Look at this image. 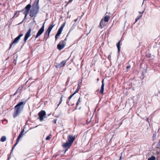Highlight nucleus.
<instances>
[{
    "mask_svg": "<svg viewBox=\"0 0 160 160\" xmlns=\"http://www.w3.org/2000/svg\"><path fill=\"white\" fill-rule=\"evenodd\" d=\"M6 138L5 136H2L1 138V141L2 142H4L6 140Z\"/></svg>",
    "mask_w": 160,
    "mask_h": 160,
    "instance_id": "obj_20",
    "label": "nucleus"
},
{
    "mask_svg": "<svg viewBox=\"0 0 160 160\" xmlns=\"http://www.w3.org/2000/svg\"><path fill=\"white\" fill-rule=\"evenodd\" d=\"M14 148H15V147H13V148H12V150H11V151H12V150H13V149Z\"/></svg>",
    "mask_w": 160,
    "mask_h": 160,
    "instance_id": "obj_42",
    "label": "nucleus"
},
{
    "mask_svg": "<svg viewBox=\"0 0 160 160\" xmlns=\"http://www.w3.org/2000/svg\"><path fill=\"white\" fill-rule=\"evenodd\" d=\"M66 45V42L63 40L61 41L57 46V48L59 50L62 49Z\"/></svg>",
    "mask_w": 160,
    "mask_h": 160,
    "instance_id": "obj_5",
    "label": "nucleus"
},
{
    "mask_svg": "<svg viewBox=\"0 0 160 160\" xmlns=\"http://www.w3.org/2000/svg\"><path fill=\"white\" fill-rule=\"evenodd\" d=\"M38 2L39 0H35L33 4L32 9H31V17H35L38 13L39 9Z\"/></svg>",
    "mask_w": 160,
    "mask_h": 160,
    "instance_id": "obj_1",
    "label": "nucleus"
},
{
    "mask_svg": "<svg viewBox=\"0 0 160 160\" xmlns=\"http://www.w3.org/2000/svg\"><path fill=\"white\" fill-rule=\"evenodd\" d=\"M110 17L107 15L106 16H105L103 19V20L104 21V22H108V21H109V20L110 19Z\"/></svg>",
    "mask_w": 160,
    "mask_h": 160,
    "instance_id": "obj_17",
    "label": "nucleus"
},
{
    "mask_svg": "<svg viewBox=\"0 0 160 160\" xmlns=\"http://www.w3.org/2000/svg\"><path fill=\"white\" fill-rule=\"evenodd\" d=\"M72 145V144L67 141L66 142L63 143L62 146L64 148L66 149L65 151H66L70 148Z\"/></svg>",
    "mask_w": 160,
    "mask_h": 160,
    "instance_id": "obj_9",
    "label": "nucleus"
},
{
    "mask_svg": "<svg viewBox=\"0 0 160 160\" xmlns=\"http://www.w3.org/2000/svg\"><path fill=\"white\" fill-rule=\"evenodd\" d=\"M79 89V86H78V87H77V89L73 93L74 95L76 93H77Z\"/></svg>",
    "mask_w": 160,
    "mask_h": 160,
    "instance_id": "obj_23",
    "label": "nucleus"
},
{
    "mask_svg": "<svg viewBox=\"0 0 160 160\" xmlns=\"http://www.w3.org/2000/svg\"><path fill=\"white\" fill-rule=\"evenodd\" d=\"M59 36L57 35V34H56V35H55V40H56L58 39V38Z\"/></svg>",
    "mask_w": 160,
    "mask_h": 160,
    "instance_id": "obj_33",
    "label": "nucleus"
},
{
    "mask_svg": "<svg viewBox=\"0 0 160 160\" xmlns=\"http://www.w3.org/2000/svg\"><path fill=\"white\" fill-rule=\"evenodd\" d=\"M52 136L51 134H49V135L47 136L46 138V140H49L51 138Z\"/></svg>",
    "mask_w": 160,
    "mask_h": 160,
    "instance_id": "obj_22",
    "label": "nucleus"
},
{
    "mask_svg": "<svg viewBox=\"0 0 160 160\" xmlns=\"http://www.w3.org/2000/svg\"><path fill=\"white\" fill-rule=\"evenodd\" d=\"M91 122V119L89 120L88 119L86 123L87 124H88Z\"/></svg>",
    "mask_w": 160,
    "mask_h": 160,
    "instance_id": "obj_28",
    "label": "nucleus"
},
{
    "mask_svg": "<svg viewBox=\"0 0 160 160\" xmlns=\"http://www.w3.org/2000/svg\"><path fill=\"white\" fill-rule=\"evenodd\" d=\"M111 55H112V53H110V54L108 55V58L109 60V61H111Z\"/></svg>",
    "mask_w": 160,
    "mask_h": 160,
    "instance_id": "obj_26",
    "label": "nucleus"
},
{
    "mask_svg": "<svg viewBox=\"0 0 160 160\" xmlns=\"http://www.w3.org/2000/svg\"><path fill=\"white\" fill-rule=\"evenodd\" d=\"M66 23V22H64L63 24H62L61 25V27H62L63 28L65 25Z\"/></svg>",
    "mask_w": 160,
    "mask_h": 160,
    "instance_id": "obj_29",
    "label": "nucleus"
},
{
    "mask_svg": "<svg viewBox=\"0 0 160 160\" xmlns=\"http://www.w3.org/2000/svg\"><path fill=\"white\" fill-rule=\"evenodd\" d=\"M67 41L66 38L64 39V40L63 41H64V42H65V41Z\"/></svg>",
    "mask_w": 160,
    "mask_h": 160,
    "instance_id": "obj_40",
    "label": "nucleus"
},
{
    "mask_svg": "<svg viewBox=\"0 0 160 160\" xmlns=\"http://www.w3.org/2000/svg\"><path fill=\"white\" fill-rule=\"evenodd\" d=\"M44 23L45 22L43 23L41 28L39 30L38 32L36 35L35 36V38H37L39 36H40L43 33V32L44 31Z\"/></svg>",
    "mask_w": 160,
    "mask_h": 160,
    "instance_id": "obj_8",
    "label": "nucleus"
},
{
    "mask_svg": "<svg viewBox=\"0 0 160 160\" xmlns=\"http://www.w3.org/2000/svg\"><path fill=\"white\" fill-rule=\"evenodd\" d=\"M17 14V12H16L15 13L14 16L13 17V18H13L15 17V16Z\"/></svg>",
    "mask_w": 160,
    "mask_h": 160,
    "instance_id": "obj_39",
    "label": "nucleus"
},
{
    "mask_svg": "<svg viewBox=\"0 0 160 160\" xmlns=\"http://www.w3.org/2000/svg\"><path fill=\"white\" fill-rule=\"evenodd\" d=\"M30 36V29H29L28 32L26 33L25 36L24 41L25 42L27 40L29 37Z\"/></svg>",
    "mask_w": 160,
    "mask_h": 160,
    "instance_id": "obj_13",
    "label": "nucleus"
},
{
    "mask_svg": "<svg viewBox=\"0 0 160 160\" xmlns=\"http://www.w3.org/2000/svg\"><path fill=\"white\" fill-rule=\"evenodd\" d=\"M67 61V60H65L63 61H62L60 63L58 64V65H56L55 67L57 68H60L66 65Z\"/></svg>",
    "mask_w": 160,
    "mask_h": 160,
    "instance_id": "obj_10",
    "label": "nucleus"
},
{
    "mask_svg": "<svg viewBox=\"0 0 160 160\" xmlns=\"http://www.w3.org/2000/svg\"><path fill=\"white\" fill-rule=\"evenodd\" d=\"M27 126V125H26L25 126V127L21 131V132L20 133V134H19V136H18V138H17V139H18V141H19L20 140V139L22 137V136H23V132H24V129L25 128V127H26Z\"/></svg>",
    "mask_w": 160,
    "mask_h": 160,
    "instance_id": "obj_15",
    "label": "nucleus"
},
{
    "mask_svg": "<svg viewBox=\"0 0 160 160\" xmlns=\"http://www.w3.org/2000/svg\"><path fill=\"white\" fill-rule=\"evenodd\" d=\"M156 159L155 157L154 156H152L150 158H148V160H155Z\"/></svg>",
    "mask_w": 160,
    "mask_h": 160,
    "instance_id": "obj_21",
    "label": "nucleus"
},
{
    "mask_svg": "<svg viewBox=\"0 0 160 160\" xmlns=\"http://www.w3.org/2000/svg\"><path fill=\"white\" fill-rule=\"evenodd\" d=\"M20 88H18V90Z\"/></svg>",
    "mask_w": 160,
    "mask_h": 160,
    "instance_id": "obj_44",
    "label": "nucleus"
},
{
    "mask_svg": "<svg viewBox=\"0 0 160 160\" xmlns=\"http://www.w3.org/2000/svg\"><path fill=\"white\" fill-rule=\"evenodd\" d=\"M74 95V94H72L71 95H70L69 97L68 98V99L67 100V104H68V105L70 106V105H71V106H73V105H74V104H71L70 105V104L69 103V101L70 100V99H71V98Z\"/></svg>",
    "mask_w": 160,
    "mask_h": 160,
    "instance_id": "obj_16",
    "label": "nucleus"
},
{
    "mask_svg": "<svg viewBox=\"0 0 160 160\" xmlns=\"http://www.w3.org/2000/svg\"><path fill=\"white\" fill-rule=\"evenodd\" d=\"M141 16H142V15L139 16H138L135 18V22H136L141 17Z\"/></svg>",
    "mask_w": 160,
    "mask_h": 160,
    "instance_id": "obj_25",
    "label": "nucleus"
},
{
    "mask_svg": "<svg viewBox=\"0 0 160 160\" xmlns=\"http://www.w3.org/2000/svg\"><path fill=\"white\" fill-rule=\"evenodd\" d=\"M156 133H154L153 134L152 137H153V139L155 138V137H156Z\"/></svg>",
    "mask_w": 160,
    "mask_h": 160,
    "instance_id": "obj_31",
    "label": "nucleus"
},
{
    "mask_svg": "<svg viewBox=\"0 0 160 160\" xmlns=\"http://www.w3.org/2000/svg\"><path fill=\"white\" fill-rule=\"evenodd\" d=\"M23 34H21L20 35H19L18 36L17 38H16L13 41L12 43L10 46V47L9 48H10L12 46L14 45L15 44L17 43L19 40L20 38L23 36Z\"/></svg>",
    "mask_w": 160,
    "mask_h": 160,
    "instance_id": "obj_7",
    "label": "nucleus"
},
{
    "mask_svg": "<svg viewBox=\"0 0 160 160\" xmlns=\"http://www.w3.org/2000/svg\"><path fill=\"white\" fill-rule=\"evenodd\" d=\"M130 68V66H127V69H128V68Z\"/></svg>",
    "mask_w": 160,
    "mask_h": 160,
    "instance_id": "obj_38",
    "label": "nucleus"
},
{
    "mask_svg": "<svg viewBox=\"0 0 160 160\" xmlns=\"http://www.w3.org/2000/svg\"><path fill=\"white\" fill-rule=\"evenodd\" d=\"M106 22H104V21L103 20V19H102L99 25L98 26V27L99 28H100L101 29L104 28L106 26L107 24Z\"/></svg>",
    "mask_w": 160,
    "mask_h": 160,
    "instance_id": "obj_12",
    "label": "nucleus"
},
{
    "mask_svg": "<svg viewBox=\"0 0 160 160\" xmlns=\"http://www.w3.org/2000/svg\"><path fill=\"white\" fill-rule=\"evenodd\" d=\"M121 40L119 41L117 44V46L118 49V52L119 53L120 50Z\"/></svg>",
    "mask_w": 160,
    "mask_h": 160,
    "instance_id": "obj_18",
    "label": "nucleus"
},
{
    "mask_svg": "<svg viewBox=\"0 0 160 160\" xmlns=\"http://www.w3.org/2000/svg\"><path fill=\"white\" fill-rule=\"evenodd\" d=\"M30 9V4H29L25 7V10H23L22 11V12L23 13V14H25V18H26L27 15H28V12H29Z\"/></svg>",
    "mask_w": 160,
    "mask_h": 160,
    "instance_id": "obj_6",
    "label": "nucleus"
},
{
    "mask_svg": "<svg viewBox=\"0 0 160 160\" xmlns=\"http://www.w3.org/2000/svg\"><path fill=\"white\" fill-rule=\"evenodd\" d=\"M57 119H54V120H53L52 121V122L54 123V124H56V122H57Z\"/></svg>",
    "mask_w": 160,
    "mask_h": 160,
    "instance_id": "obj_30",
    "label": "nucleus"
},
{
    "mask_svg": "<svg viewBox=\"0 0 160 160\" xmlns=\"http://www.w3.org/2000/svg\"><path fill=\"white\" fill-rule=\"evenodd\" d=\"M158 146L159 147H160V140H159V142H158Z\"/></svg>",
    "mask_w": 160,
    "mask_h": 160,
    "instance_id": "obj_35",
    "label": "nucleus"
},
{
    "mask_svg": "<svg viewBox=\"0 0 160 160\" xmlns=\"http://www.w3.org/2000/svg\"><path fill=\"white\" fill-rule=\"evenodd\" d=\"M80 98H79L78 101L77 102L76 104V106L75 108V109H77V107L78 106L79 104L80 103L81 101L80 100Z\"/></svg>",
    "mask_w": 160,
    "mask_h": 160,
    "instance_id": "obj_19",
    "label": "nucleus"
},
{
    "mask_svg": "<svg viewBox=\"0 0 160 160\" xmlns=\"http://www.w3.org/2000/svg\"><path fill=\"white\" fill-rule=\"evenodd\" d=\"M63 97V95H62L61 97L60 98V102H59V103L58 105V106L59 105V104L61 103V102L62 101V98Z\"/></svg>",
    "mask_w": 160,
    "mask_h": 160,
    "instance_id": "obj_27",
    "label": "nucleus"
},
{
    "mask_svg": "<svg viewBox=\"0 0 160 160\" xmlns=\"http://www.w3.org/2000/svg\"><path fill=\"white\" fill-rule=\"evenodd\" d=\"M82 16H81V17H80V18L79 19V21H80V20L81 19V18H82Z\"/></svg>",
    "mask_w": 160,
    "mask_h": 160,
    "instance_id": "obj_43",
    "label": "nucleus"
},
{
    "mask_svg": "<svg viewBox=\"0 0 160 160\" xmlns=\"http://www.w3.org/2000/svg\"><path fill=\"white\" fill-rule=\"evenodd\" d=\"M38 118L40 121H42L44 118L46 117V113L44 110H41L38 113Z\"/></svg>",
    "mask_w": 160,
    "mask_h": 160,
    "instance_id": "obj_4",
    "label": "nucleus"
},
{
    "mask_svg": "<svg viewBox=\"0 0 160 160\" xmlns=\"http://www.w3.org/2000/svg\"><path fill=\"white\" fill-rule=\"evenodd\" d=\"M25 104V102L24 101L21 102L15 106V110L13 114L14 118L16 117L19 114Z\"/></svg>",
    "mask_w": 160,
    "mask_h": 160,
    "instance_id": "obj_2",
    "label": "nucleus"
},
{
    "mask_svg": "<svg viewBox=\"0 0 160 160\" xmlns=\"http://www.w3.org/2000/svg\"><path fill=\"white\" fill-rule=\"evenodd\" d=\"M99 78H97V81H99Z\"/></svg>",
    "mask_w": 160,
    "mask_h": 160,
    "instance_id": "obj_41",
    "label": "nucleus"
},
{
    "mask_svg": "<svg viewBox=\"0 0 160 160\" xmlns=\"http://www.w3.org/2000/svg\"><path fill=\"white\" fill-rule=\"evenodd\" d=\"M18 15H17L16 17H17V16H18Z\"/></svg>",
    "mask_w": 160,
    "mask_h": 160,
    "instance_id": "obj_45",
    "label": "nucleus"
},
{
    "mask_svg": "<svg viewBox=\"0 0 160 160\" xmlns=\"http://www.w3.org/2000/svg\"><path fill=\"white\" fill-rule=\"evenodd\" d=\"M55 25V24H53L50 25L48 29L45 31L44 33V39H45V41H46L49 38L50 32Z\"/></svg>",
    "mask_w": 160,
    "mask_h": 160,
    "instance_id": "obj_3",
    "label": "nucleus"
},
{
    "mask_svg": "<svg viewBox=\"0 0 160 160\" xmlns=\"http://www.w3.org/2000/svg\"><path fill=\"white\" fill-rule=\"evenodd\" d=\"M104 79H103L102 81V85H101V87L100 90V93L102 95L103 94L104 89Z\"/></svg>",
    "mask_w": 160,
    "mask_h": 160,
    "instance_id": "obj_14",
    "label": "nucleus"
},
{
    "mask_svg": "<svg viewBox=\"0 0 160 160\" xmlns=\"http://www.w3.org/2000/svg\"><path fill=\"white\" fill-rule=\"evenodd\" d=\"M78 18H77V19H75V20H74V22H77V21H78Z\"/></svg>",
    "mask_w": 160,
    "mask_h": 160,
    "instance_id": "obj_37",
    "label": "nucleus"
},
{
    "mask_svg": "<svg viewBox=\"0 0 160 160\" xmlns=\"http://www.w3.org/2000/svg\"><path fill=\"white\" fill-rule=\"evenodd\" d=\"M19 141H18V139H17V141H16V143H15V145H14V147H15V146L17 144L18 142H19Z\"/></svg>",
    "mask_w": 160,
    "mask_h": 160,
    "instance_id": "obj_32",
    "label": "nucleus"
},
{
    "mask_svg": "<svg viewBox=\"0 0 160 160\" xmlns=\"http://www.w3.org/2000/svg\"><path fill=\"white\" fill-rule=\"evenodd\" d=\"M72 0H69L68 2V3L71 2L72 1Z\"/></svg>",
    "mask_w": 160,
    "mask_h": 160,
    "instance_id": "obj_36",
    "label": "nucleus"
},
{
    "mask_svg": "<svg viewBox=\"0 0 160 160\" xmlns=\"http://www.w3.org/2000/svg\"><path fill=\"white\" fill-rule=\"evenodd\" d=\"M67 139L68 142L72 144L75 140V138L72 135H69L68 136Z\"/></svg>",
    "mask_w": 160,
    "mask_h": 160,
    "instance_id": "obj_11",
    "label": "nucleus"
},
{
    "mask_svg": "<svg viewBox=\"0 0 160 160\" xmlns=\"http://www.w3.org/2000/svg\"><path fill=\"white\" fill-rule=\"evenodd\" d=\"M63 28L62 27H61V26L60 27V28H59V29L58 30H61V31H62L63 29Z\"/></svg>",
    "mask_w": 160,
    "mask_h": 160,
    "instance_id": "obj_34",
    "label": "nucleus"
},
{
    "mask_svg": "<svg viewBox=\"0 0 160 160\" xmlns=\"http://www.w3.org/2000/svg\"><path fill=\"white\" fill-rule=\"evenodd\" d=\"M62 31L60 30H58V32L56 34L57 35V36H60L61 34V33Z\"/></svg>",
    "mask_w": 160,
    "mask_h": 160,
    "instance_id": "obj_24",
    "label": "nucleus"
}]
</instances>
